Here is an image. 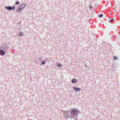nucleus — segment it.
Returning a JSON list of instances; mask_svg holds the SVG:
<instances>
[{
  "instance_id": "1",
  "label": "nucleus",
  "mask_w": 120,
  "mask_h": 120,
  "mask_svg": "<svg viewBox=\"0 0 120 120\" xmlns=\"http://www.w3.org/2000/svg\"><path fill=\"white\" fill-rule=\"evenodd\" d=\"M25 6V4H22L19 7L17 10V11L18 12V13H20L22 9H23Z\"/></svg>"
},
{
  "instance_id": "2",
  "label": "nucleus",
  "mask_w": 120,
  "mask_h": 120,
  "mask_svg": "<svg viewBox=\"0 0 120 120\" xmlns=\"http://www.w3.org/2000/svg\"><path fill=\"white\" fill-rule=\"evenodd\" d=\"M6 8L8 10H13L15 9V7L14 6H13L12 7H6Z\"/></svg>"
},
{
  "instance_id": "3",
  "label": "nucleus",
  "mask_w": 120,
  "mask_h": 120,
  "mask_svg": "<svg viewBox=\"0 0 120 120\" xmlns=\"http://www.w3.org/2000/svg\"><path fill=\"white\" fill-rule=\"evenodd\" d=\"M76 110L75 109L72 110L71 111V114H75L76 112Z\"/></svg>"
},
{
  "instance_id": "4",
  "label": "nucleus",
  "mask_w": 120,
  "mask_h": 120,
  "mask_svg": "<svg viewBox=\"0 0 120 120\" xmlns=\"http://www.w3.org/2000/svg\"><path fill=\"white\" fill-rule=\"evenodd\" d=\"M5 54L4 52L2 50H0V54L1 55H4Z\"/></svg>"
},
{
  "instance_id": "5",
  "label": "nucleus",
  "mask_w": 120,
  "mask_h": 120,
  "mask_svg": "<svg viewBox=\"0 0 120 120\" xmlns=\"http://www.w3.org/2000/svg\"><path fill=\"white\" fill-rule=\"evenodd\" d=\"M74 89L76 91H79L80 90V89L77 87H74Z\"/></svg>"
},
{
  "instance_id": "6",
  "label": "nucleus",
  "mask_w": 120,
  "mask_h": 120,
  "mask_svg": "<svg viewBox=\"0 0 120 120\" xmlns=\"http://www.w3.org/2000/svg\"><path fill=\"white\" fill-rule=\"evenodd\" d=\"M77 82V81L76 80L74 79H72L71 81V82L72 83L76 82Z\"/></svg>"
},
{
  "instance_id": "7",
  "label": "nucleus",
  "mask_w": 120,
  "mask_h": 120,
  "mask_svg": "<svg viewBox=\"0 0 120 120\" xmlns=\"http://www.w3.org/2000/svg\"><path fill=\"white\" fill-rule=\"evenodd\" d=\"M103 15L102 14H100L98 15V17L99 18H101L103 16Z\"/></svg>"
},
{
  "instance_id": "8",
  "label": "nucleus",
  "mask_w": 120,
  "mask_h": 120,
  "mask_svg": "<svg viewBox=\"0 0 120 120\" xmlns=\"http://www.w3.org/2000/svg\"><path fill=\"white\" fill-rule=\"evenodd\" d=\"M57 65L58 67H61L62 66L61 64L59 63L57 64Z\"/></svg>"
},
{
  "instance_id": "9",
  "label": "nucleus",
  "mask_w": 120,
  "mask_h": 120,
  "mask_svg": "<svg viewBox=\"0 0 120 120\" xmlns=\"http://www.w3.org/2000/svg\"><path fill=\"white\" fill-rule=\"evenodd\" d=\"M45 62H44V61H42L41 62V64H45Z\"/></svg>"
},
{
  "instance_id": "10",
  "label": "nucleus",
  "mask_w": 120,
  "mask_h": 120,
  "mask_svg": "<svg viewBox=\"0 0 120 120\" xmlns=\"http://www.w3.org/2000/svg\"><path fill=\"white\" fill-rule=\"evenodd\" d=\"M19 35L20 36H21L22 35V33H19Z\"/></svg>"
},
{
  "instance_id": "11",
  "label": "nucleus",
  "mask_w": 120,
  "mask_h": 120,
  "mask_svg": "<svg viewBox=\"0 0 120 120\" xmlns=\"http://www.w3.org/2000/svg\"><path fill=\"white\" fill-rule=\"evenodd\" d=\"M113 19H110L109 20V22H112L113 21Z\"/></svg>"
},
{
  "instance_id": "12",
  "label": "nucleus",
  "mask_w": 120,
  "mask_h": 120,
  "mask_svg": "<svg viewBox=\"0 0 120 120\" xmlns=\"http://www.w3.org/2000/svg\"><path fill=\"white\" fill-rule=\"evenodd\" d=\"M19 2L18 1H17L15 3V4L16 5H17L18 4H19Z\"/></svg>"
},
{
  "instance_id": "13",
  "label": "nucleus",
  "mask_w": 120,
  "mask_h": 120,
  "mask_svg": "<svg viewBox=\"0 0 120 120\" xmlns=\"http://www.w3.org/2000/svg\"><path fill=\"white\" fill-rule=\"evenodd\" d=\"M89 8L90 9H91L92 8V6H89Z\"/></svg>"
},
{
  "instance_id": "14",
  "label": "nucleus",
  "mask_w": 120,
  "mask_h": 120,
  "mask_svg": "<svg viewBox=\"0 0 120 120\" xmlns=\"http://www.w3.org/2000/svg\"><path fill=\"white\" fill-rule=\"evenodd\" d=\"M113 58L114 60H116L117 59V58L116 57H114Z\"/></svg>"
}]
</instances>
